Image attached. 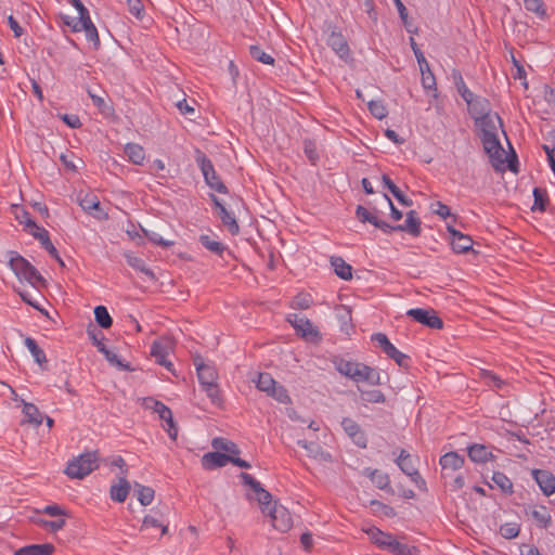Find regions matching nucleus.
Returning a JSON list of instances; mask_svg holds the SVG:
<instances>
[{
    "mask_svg": "<svg viewBox=\"0 0 555 555\" xmlns=\"http://www.w3.org/2000/svg\"><path fill=\"white\" fill-rule=\"evenodd\" d=\"M371 339L376 343L387 357H390L397 349L384 333H375L372 335Z\"/></svg>",
    "mask_w": 555,
    "mask_h": 555,
    "instance_id": "de8ad7c7",
    "label": "nucleus"
},
{
    "mask_svg": "<svg viewBox=\"0 0 555 555\" xmlns=\"http://www.w3.org/2000/svg\"><path fill=\"white\" fill-rule=\"evenodd\" d=\"M133 488H134V492L137 494L139 502L143 506H147L153 502L154 496H155V491L153 488L143 486L139 482H134Z\"/></svg>",
    "mask_w": 555,
    "mask_h": 555,
    "instance_id": "58836bf2",
    "label": "nucleus"
},
{
    "mask_svg": "<svg viewBox=\"0 0 555 555\" xmlns=\"http://www.w3.org/2000/svg\"><path fill=\"white\" fill-rule=\"evenodd\" d=\"M464 462H465L464 456H462L453 451L443 454L439 460L442 470H446V469L457 470L463 467Z\"/></svg>",
    "mask_w": 555,
    "mask_h": 555,
    "instance_id": "c85d7f7f",
    "label": "nucleus"
},
{
    "mask_svg": "<svg viewBox=\"0 0 555 555\" xmlns=\"http://www.w3.org/2000/svg\"><path fill=\"white\" fill-rule=\"evenodd\" d=\"M492 481L495 486L506 495L514 493V486L512 480L502 472H494Z\"/></svg>",
    "mask_w": 555,
    "mask_h": 555,
    "instance_id": "ea45409f",
    "label": "nucleus"
},
{
    "mask_svg": "<svg viewBox=\"0 0 555 555\" xmlns=\"http://www.w3.org/2000/svg\"><path fill=\"white\" fill-rule=\"evenodd\" d=\"M272 520V526L281 532H286L293 526V519L289 512L282 505H276L268 513Z\"/></svg>",
    "mask_w": 555,
    "mask_h": 555,
    "instance_id": "ddd939ff",
    "label": "nucleus"
},
{
    "mask_svg": "<svg viewBox=\"0 0 555 555\" xmlns=\"http://www.w3.org/2000/svg\"><path fill=\"white\" fill-rule=\"evenodd\" d=\"M525 514L541 529H547L552 525L551 512L544 505H529L525 508Z\"/></svg>",
    "mask_w": 555,
    "mask_h": 555,
    "instance_id": "f8f14e48",
    "label": "nucleus"
},
{
    "mask_svg": "<svg viewBox=\"0 0 555 555\" xmlns=\"http://www.w3.org/2000/svg\"><path fill=\"white\" fill-rule=\"evenodd\" d=\"M366 532H367L371 541L383 550H388V547L393 539L392 534L384 532L376 527L370 528Z\"/></svg>",
    "mask_w": 555,
    "mask_h": 555,
    "instance_id": "7c9ffc66",
    "label": "nucleus"
},
{
    "mask_svg": "<svg viewBox=\"0 0 555 555\" xmlns=\"http://www.w3.org/2000/svg\"><path fill=\"white\" fill-rule=\"evenodd\" d=\"M333 364L335 369L344 376L350 378L354 382L356 376H360L358 371L360 369L361 363L353 362L350 360H346L341 357H335L333 359Z\"/></svg>",
    "mask_w": 555,
    "mask_h": 555,
    "instance_id": "aec40b11",
    "label": "nucleus"
},
{
    "mask_svg": "<svg viewBox=\"0 0 555 555\" xmlns=\"http://www.w3.org/2000/svg\"><path fill=\"white\" fill-rule=\"evenodd\" d=\"M396 463L406 476H410V474L417 470L412 463L411 454L404 449L400 451Z\"/></svg>",
    "mask_w": 555,
    "mask_h": 555,
    "instance_id": "c03bdc74",
    "label": "nucleus"
},
{
    "mask_svg": "<svg viewBox=\"0 0 555 555\" xmlns=\"http://www.w3.org/2000/svg\"><path fill=\"white\" fill-rule=\"evenodd\" d=\"M341 427L357 447L361 449H365L367 447V436L354 420L344 417L341 421Z\"/></svg>",
    "mask_w": 555,
    "mask_h": 555,
    "instance_id": "9d476101",
    "label": "nucleus"
},
{
    "mask_svg": "<svg viewBox=\"0 0 555 555\" xmlns=\"http://www.w3.org/2000/svg\"><path fill=\"white\" fill-rule=\"evenodd\" d=\"M83 30L86 33V38L88 41L92 42L93 49L98 50L100 48L101 41L99 37L98 29L93 22L85 23L79 25V31Z\"/></svg>",
    "mask_w": 555,
    "mask_h": 555,
    "instance_id": "a18cd8bd",
    "label": "nucleus"
},
{
    "mask_svg": "<svg viewBox=\"0 0 555 555\" xmlns=\"http://www.w3.org/2000/svg\"><path fill=\"white\" fill-rule=\"evenodd\" d=\"M218 217L232 235L240 233V225L233 212L229 211L227 208H222L221 211H218Z\"/></svg>",
    "mask_w": 555,
    "mask_h": 555,
    "instance_id": "e433bc0d",
    "label": "nucleus"
},
{
    "mask_svg": "<svg viewBox=\"0 0 555 555\" xmlns=\"http://www.w3.org/2000/svg\"><path fill=\"white\" fill-rule=\"evenodd\" d=\"M125 154L129 160L134 165H142L145 158L144 149L137 143H127L124 149Z\"/></svg>",
    "mask_w": 555,
    "mask_h": 555,
    "instance_id": "f704fd0d",
    "label": "nucleus"
},
{
    "mask_svg": "<svg viewBox=\"0 0 555 555\" xmlns=\"http://www.w3.org/2000/svg\"><path fill=\"white\" fill-rule=\"evenodd\" d=\"M367 108L370 113L377 119H383L388 115V111L384 105L383 101H370L367 102Z\"/></svg>",
    "mask_w": 555,
    "mask_h": 555,
    "instance_id": "0e129e2a",
    "label": "nucleus"
},
{
    "mask_svg": "<svg viewBox=\"0 0 555 555\" xmlns=\"http://www.w3.org/2000/svg\"><path fill=\"white\" fill-rule=\"evenodd\" d=\"M499 532L506 540L515 539L519 535L520 525L517 522H505L500 526Z\"/></svg>",
    "mask_w": 555,
    "mask_h": 555,
    "instance_id": "052dcab7",
    "label": "nucleus"
},
{
    "mask_svg": "<svg viewBox=\"0 0 555 555\" xmlns=\"http://www.w3.org/2000/svg\"><path fill=\"white\" fill-rule=\"evenodd\" d=\"M94 319L98 325L102 328L107 330L113 325V319L105 306H96L94 308Z\"/></svg>",
    "mask_w": 555,
    "mask_h": 555,
    "instance_id": "37998d69",
    "label": "nucleus"
},
{
    "mask_svg": "<svg viewBox=\"0 0 555 555\" xmlns=\"http://www.w3.org/2000/svg\"><path fill=\"white\" fill-rule=\"evenodd\" d=\"M240 477L243 483L250 487V489L256 493V499L261 507L262 513H270L271 508H274L278 505L276 502H272V494L263 489L261 483L250 474L241 473Z\"/></svg>",
    "mask_w": 555,
    "mask_h": 555,
    "instance_id": "423d86ee",
    "label": "nucleus"
},
{
    "mask_svg": "<svg viewBox=\"0 0 555 555\" xmlns=\"http://www.w3.org/2000/svg\"><path fill=\"white\" fill-rule=\"evenodd\" d=\"M496 122L501 128L503 127V120L498 113H490L485 116L475 117V125L480 129L479 138L496 135Z\"/></svg>",
    "mask_w": 555,
    "mask_h": 555,
    "instance_id": "1a4fd4ad",
    "label": "nucleus"
},
{
    "mask_svg": "<svg viewBox=\"0 0 555 555\" xmlns=\"http://www.w3.org/2000/svg\"><path fill=\"white\" fill-rule=\"evenodd\" d=\"M302 147H304V153H305L306 157L308 158V160L312 165H317L318 162L320 160V154L318 152L317 142L312 139L307 138L302 142Z\"/></svg>",
    "mask_w": 555,
    "mask_h": 555,
    "instance_id": "49530a36",
    "label": "nucleus"
},
{
    "mask_svg": "<svg viewBox=\"0 0 555 555\" xmlns=\"http://www.w3.org/2000/svg\"><path fill=\"white\" fill-rule=\"evenodd\" d=\"M327 46L341 59L347 61L350 56V48L344 35L333 29L327 38Z\"/></svg>",
    "mask_w": 555,
    "mask_h": 555,
    "instance_id": "4468645a",
    "label": "nucleus"
},
{
    "mask_svg": "<svg viewBox=\"0 0 555 555\" xmlns=\"http://www.w3.org/2000/svg\"><path fill=\"white\" fill-rule=\"evenodd\" d=\"M130 488H131V486L126 478H124V477L119 478L118 485L111 486V489H109L111 499L118 503L125 502L129 494Z\"/></svg>",
    "mask_w": 555,
    "mask_h": 555,
    "instance_id": "c756f323",
    "label": "nucleus"
},
{
    "mask_svg": "<svg viewBox=\"0 0 555 555\" xmlns=\"http://www.w3.org/2000/svg\"><path fill=\"white\" fill-rule=\"evenodd\" d=\"M124 257L131 268L142 272L152 281L156 280L155 273L146 267V263L142 258L137 257L132 251H125Z\"/></svg>",
    "mask_w": 555,
    "mask_h": 555,
    "instance_id": "b1692460",
    "label": "nucleus"
},
{
    "mask_svg": "<svg viewBox=\"0 0 555 555\" xmlns=\"http://www.w3.org/2000/svg\"><path fill=\"white\" fill-rule=\"evenodd\" d=\"M363 475L380 490L386 491L388 494H395V490L390 485V477L387 473H383L379 469L366 467L363 469Z\"/></svg>",
    "mask_w": 555,
    "mask_h": 555,
    "instance_id": "dca6fc26",
    "label": "nucleus"
},
{
    "mask_svg": "<svg viewBox=\"0 0 555 555\" xmlns=\"http://www.w3.org/2000/svg\"><path fill=\"white\" fill-rule=\"evenodd\" d=\"M278 383L269 373H259L256 386L260 391L269 395Z\"/></svg>",
    "mask_w": 555,
    "mask_h": 555,
    "instance_id": "6e6d98bb",
    "label": "nucleus"
},
{
    "mask_svg": "<svg viewBox=\"0 0 555 555\" xmlns=\"http://www.w3.org/2000/svg\"><path fill=\"white\" fill-rule=\"evenodd\" d=\"M87 335L89 339L92 341V344L98 348V351L100 352V348H106L104 340L103 333L94 327L92 324H90L87 328Z\"/></svg>",
    "mask_w": 555,
    "mask_h": 555,
    "instance_id": "e2e57ef3",
    "label": "nucleus"
},
{
    "mask_svg": "<svg viewBox=\"0 0 555 555\" xmlns=\"http://www.w3.org/2000/svg\"><path fill=\"white\" fill-rule=\"evenodd\" d=\"M480 140L482 142L486 154H488L490 158L492 167L495 170H501L505 163V158L503 157L505 151L499 140L498 134L493 137L481 138Z\"/></svg>",
    "mask_w": 555,
    "mask_h": 555,
    "instance_id": "6e6552de",
    "label": "nucleus"
},
{
    "mask_svg": "<svg viewBox=\"0 0 555 555\" xmlns=\"http://www.w3.org/2000/svg\"><path fill=\"white\" fill-rule=\"evenodd\" d=\"M452 79L456 87L457 92L462 96L464 101H466L468 98H470L474 93L467 88L463 76L460 70L453 69L452 70Z\"/></svg>",
    "mask_w": 555,
    "mask_h": 555,
    "instance_id": "09e8293b",
    "label": "nucleus"
},
{
    "mask_svg": "<svg viewBox=\"0 0 555 555\" xmlns=\"http://www.w3.org/2000/svg\"><path fill=\"white\" fill-rule=\"evenodd\" d=\"M249 54L250 56L266 65H273L274 64V57L268 53H266L259 46L253 44L249 47Z\"/></svg>",
    "mask_w": 555,
    "mask_h": 555,
    "instance_id": "864d4df0",
    "label": "nucleus"
},
{
    "mask_svg": "<svg viewBox=\"0 0 555 555\" xmlns=\"http://www.w3.org/2000/svg\"><path fill=\"white\" fill-rule=\"evenodd\" d=\"M202 390L205 391L211 403L218 408L223 404V399L220 393V389L217 383L202 386Z\"/></svg>",
    "mask_w": 555,
    "mask_h": 555,
    "instance_id": "3c124183",
    "label": "nucleus"
},
{
    "mask_svg": "<svg viewBox=\"0 0 555 555\" xmlns=\"http://www.w3.org/2000/svg\"><path fill=\"white\" fill-rule=\"evenodd\" d=\"M358 374L360 376H356L354 382H366L370 385H382L383 382L380 380V374L378 370L369 366L364 363H361L360 369L358 371Z\"/></svg>",
    "mask_w": 555,
    "mask_h": 555,
    "instance_id": "5701e85b",
    "label": "nucleus"
},
{
    "mask_svg": "<svg viewBox=\"0 0 555 555\" xmlns=\"http://www.w3.org/2000/svg\"><path fill=\"white\" fill-rule=\"evenodd\" d=\"M9 255V267L20 280L27 281L34 287L46 286L47 281L40 272L17 251L11 250Z\"/></svg>",
    "mask_w": 555,
    "mask_h": 555,
    "instance_id": "f03ea898",
    "label": "nucleus"
},
{
    "mask_svg": "<svg viewBox=\"0 0 555 555\" xmlns=\"http://www.w3.org/2000/svg\"><path fill=\"white\" fill-rule=\"evenodd\" d=\"M54 546L50 543L31 544L18 548L14 555H52Z\"/></svg>",
    "mask_w": 555,
    "mask_h": 555,
    "instance_id": "2f4dec72",
    "label": "nucleus"
},
{
    "mask_svg": "<svg viewBox=\"0 0 555 555\" xmlns=\"http://www.w3.org/2000/svg\"><path fill=\"white\" fill-rule=\"evenodd\" d=\"M336 317L341 325V331L348 334L349 328H352L351 324V309L347 306H340L336 310Z\"/></svg>",
    "mask_w": 555,
    "mask_h": 555,
    "instance_id": "8fccbe9b",
    "label": "nucleus"
},
{
    "mask_svg": "<svg viewBox=\"0 0 555 555\" xmlns=\"http://www.w3.org/2000/svg\"><path fill=\"white\" fill-rule=\"evenodd\" d=\"M331 266L333 267L334 272L338 278L345 281H349L352 279V267L349 263H347L343 257H331Z\"/></svg>",
    "mask_w": 555,
    "mask_h": 555,
    "instance_id": "a878e982",
    "label": "nucleus"
},
{
    "mask_svg": "<svg viewBox=\"0 0 555 555\" xmlns=\"http://www.w3.org/2000/svg\"><path fill=\"white\" fill-rule=\"evenodd\" d=\"M387 551L393 555H420L421 553L417 546L401 543L395 537Z\"/></svg>",
    "mask_w": 555,
    "mask_h": 555,
    "instance_id": "c9c22d12",
    "label": "nucleus"
},
{
    "mask_svg": "<svg viewBox=\"0 0 555 555\" xmlns=\"http://www.w3.org/2000/svg\"><path fill=\"white\" fill-rule=\"evenodd\" d=\"M422 74V86L425 90L437 91L436 78L429 68V64L425 65L424 68H420Z\"/></svg>",
    "mask_w": 555,
    "mask_h": 555,
    "instance_id": "680f3d73",
    "label": "nucleus"
},
{
    "mask_svg": "<svg viewBox=\"0 0 555 555\" xmlns=\"http://www.w3.org/2000/svg\"><path fill=\"white\" fill-rule=\"evenodd\" d=\"M406 317L431 330H442L443 321L433 308H413L406 311Z\"/></svg>",
    "mask_w": 555,
    "mask_h": 555,
    "instance_id": "0eeeda50",
    "label": "nucleus"
},
{
    "mask_svg": "<svg viewBox=\"0 0 555 555\" xmlns=\"http://www.w3.org/2000/svg\"><path fill=\"white\" fill-rule=\"evenodd\" d=\"M127 8L129 13L137 20H143L145 10L141 0H127Z\"/></svg>",
    "mask_w": 555,
    "mask_h": 555,
    "instance_id": "69168bd1",
    "label": "nucleus"
},
{
    "mask_svg": "<svg viewBox=\"0 0 555 555\" xmlns=\"http://www.w3.org/2000/svg\"><path fill=\"white\" fill-rule=\"evenodd\" d=\"M153 409L158 414L159 418L167 424L166 431L168 433L169 437L175 440L178 435V428L173 421L171 410L158 400L154 401Z\"/></svg>",
    "mask_w": 555,
    "mask_h": 555,
    "instance_id": "a211bd4d",
    "label": "nucleus"
},
{
    "mask_svg": "<svg viewBox=\"0 0 555 555\" xmlns=\"http://www.w3.org/2000/svg\"><path fill=\"white\" fill-rule=\"evenodd\" d=\"M95 452H86L68 462L65 474L69 478L82 479L98 468Z\"/></svg>",
    "mask_w": 555,
    "mask_h": 555,
    "instance_id": "20e7f679",
    "label": "nucleus"
},
{
    "mask_svg": "<svg viewBox=\"0 0 555 555\" xmlns=\"http://www.w3.org/2000/svg\"><path fill=\"white\" fill-rule=\"evenodd\" d=\"M532 194L534 201L531 210L540 212L546 211V207L550 203L547 191L543 188H534Z\"/></svg>",
    "mask_w": 555,
    "mask_h": 555,
    "instance_id": "72a5a7b5",
    "label": "nucleus"
},
{
    "mask_svg": "<svg viewBox=\"0 0 555 555\" xmlns=\"http://www.w3.org/2000/svg\"><path fill=\"white\" fill-rule=\"evenodd\" d=\"M268 396L274 398L280 403L286 404L291 402L286 388L280 384H276Z\"/></svg>",
    "mask_w": 555,
    "mask_h": 555,
    "instance_id": "774afa93",
    "label": "nucleus"
},
{
    "mask_svg": "<svg viewBox=\"0 0 555 555\" xmlns=\"http://www.w3.org/2000/svg\"><path fill=\"white\" fill-rule=\"evenodd\" d=\"M447 231L451 235V246L456 254H465L473 249V238L456 230L452 224H447Z\"/></svg>",
    "mask_w": 555,
    "mask_h": 555,
    "instance_id": "9b49d317",
    "label": "nucleus"
},
{
    "mask_svg": "<svg viewBox=\"0 0 555 555\" xmlns=\"http://www.w3.org/2000/svg\"><path fill=\"white\" fill-rule=\"evenodd\" d=\"M150 354L155 359V362L157 364L166 367L169 372L173 373V364L171 361L167 359L168 349L163 343L153 341Z\"/></svg>",
    "mask_w": 555,
    "mask_h": 555,
    "instance_id": "4be33fe9",
    "label": "nucleus"
},
{
    "mask_svg": "<svg viewBox=\"0 0 555 555\" xmlns=\"http://www.w3.org/2000/svg\"><path fill=\"white\" fill-rule=\"evenodd\" d=\"M39 242L41 244V247L43 249H46L49 253V255L53 259H55L61 267H65V263H64L63 259L61 258L57 249L55 248V246L53 245V243L50 240V234L41 233L39 235Z\"/></svg>",
    "mask_w": 555,
    "mask_h": 555,
    "instance_id": "79ce46f5",
    "label": "nucleus"
},
{
    "mask_svg": "<svg viewBox=\"0 0 555 555\" xmlns=\"http://www.w3.org/2000/svg\"><path fill=\"white\" fill-rule=\"evenodd\" d=\"M194 365L201 387L217 383L218 373L214 365L205 363L201 357L194 359Z\"/></svg>",
    "mask_w": 555,
    "mask_h": 555,
    "instance_id": "2eb2a0df",
    "label": "nucleus"
},
{
    "mask_svg": "<svg viewBox=\"0 0 555 555\" xmlns=\"http://www.w3.org/2000/svg\"><path fill=\"white\" fill-rule=\"evenodd\" d=\"M199 243L206 248L208 249L210 253L219 256V257H223V254L227 251L228 254H231V251L229 250V248L221 242L212 238L210 235L208 234H202L199 235V238H198Z\"/></svg>",
    "mask_w": 555,
    "mask_h": 555,
    "instance_id": "393cba45",
    "label": "nucleus"
},
{
    "mask_svg": "<svg viewBox=\"0 0 555 555\" xmlns=\"http://www.w3.org/2000/svg\"><path fill=\"white\" fill-rule=\"evenodd\" d=\"M23 413L27 423L39 426L42 424V416L39 409L34 403L24 402Z\"/></svg>",
    "mask_w": 555,
    "mask_h": 555,
    "instance_id": "a19ab883",
    "label": "nucleus"
},
{
    "mask_svg": "<svg viewBox=\"0 0 555 555\" xmlns=\"http://www.w3.org/2000/svg\"><path fill=\"white\" fill-rule=\"evenodd\" d=\"M370 507L374 514H382L388 518H393L397 516V512L392 506L387 505L378 500H371Z\"/></svg>",
    "mask_w": 555,
    "mask_h": 555,
    "instance_id": "603ef678",
    "label": "nucleus"
},
{
    "mask_svg": "<svg viewBox=\"0 0 555 555\" xmlns=\"http://www.w3.org/2000/svg\"><path fill=\"white\" fill-rule=\"evenodd\" d=\"M143 236L146 237L151 243L162 246L164 248L171 247L175 243L172 241L164 240L157 232L150 231L143 227H140Z\"/></svg>",
    "mask_w": 555,
    "mask_h": 555,
    "instance_id": "5fc2aeb1",
    "label": "nucleus"
},
{
    "mask_svg": "<svg viewBox=\"0 0 555 555\" xmlns=\"http://www.w3.org/2000/svg\"><path fill=\"white\" fill-rule=\"evenodd\" d=\"M532 476L541 491L550 496L555 493V476L545 469H533Z\"/></svg>",
    "mask_w": 555,
    "mask_h": 555,
    "instance_id": "6ab92c4d",
    "label": "nucleus"
},
{
    "mask_svg": "<svg viewBox=\"0 0 555 555\" xmlns=\"http://www.w3.org/2000/svg\"><path fill=\"white\" fill-rule=\"evenodd\" d=\"M195 162L197 166L199 167L204 180L206 184L214 191L221 193V194H228L229 189L227 185L222 182L220 177L215 170L214 164L210 160V158L201 150L195 151Z\"/></svg>",
    "mask_w": 555,
    "mask_h": 555,
    "instance_id": "7ed1b4c3",
    "label": "nucleus"
},
{
    "mask_svg": "<svg viewBox=\"0 0 555 555\" xmlns=\"http://www.w3.org/2000/svg\"><path fill=\"white\" fill-rule=\"evenodd\" d=\"M212 447L215 449L223 450L229 453L228 455L233 456L240 454L241 452L234 442L225 440L223 438H215L212 441Z\"/></svg>",
    "mask_w": 555,
    "mask_h": 555,
    "instance_id": "bf43d9fd",
    "label": "nucleus"
},
{
    "mask_svg": "<svg viewBox=\"0 0 555 555\" xmlns=\"http://www.w3.org/2000/svg\"><path fill=\"white\" fill-rule=\"evenodd\" d=\"M360 391V397L364 402L367 403H384L386 401L385 395L377 389L373 390H362L358 388Z\"/></svg>",
    "mask_w": 555,
    "mask_h": 555,
    "instance_id": "4d7b16f0",
    "label": "nucleus"
},
{
    "mask_svg": "<svg viewBox=\"0 0 555 555\" xmlns=\"http://www.w3.org/2000/svg\"><path fill=\"white\" fill-rule=\"evenodd\" d=\"M24 343L34 357L35 362L38 363L41 367H44V364H47L48 360L44 351L38 346L37 341L31 337H26Z\"/></svg>",
    "mask_w": 555,
    "mask_h": 555,
    "instance_id": "4c0bfd02",
    "label": "nucleus"
},
{
    "mask_svg": "<svg viewBox=\"0 0 555 555\" xmlns=\"http://www.w3.org/2000/svg\"><path fill=\"white\" fill-rule=\"evenodd\" d=\"M524 3L528 11L535 13L539 17L544 18L546 16L543 0H524Z\"/></svg>",
    "mask_w": 555,
    "mask_h": 555,
    "instance_id": "338daca9",
    "label": "nucleus"
},
{
    "mask_svg": "<svg viewBox=\"0 0 555 555\" xmlns=\"http://www.w3.org/2000/svg\"><path fill=\"white\" fill-rule=\"evenodd\" d=\"M382 182L385 188L396 197V199L403 206L410 207L413 205V201L403 194V192L393 183L388 175L382 176Z\"/></svg>",
    "mask_w": 555,
    "mask_h": 555,
    "instance_id": "cd10ccee",
    "label": "nucleus"
},
{
    "mask_svg": "<svg viewBox=\"0 0 555 555\" xmlns=\"http://www.w3.org/2000/svg\"><path fill=\"white\" fill-rule=\"evenodd\" d=\"M313 302L312 296L308 293H300L296 295L291 301V308L306 310L311 307Z\"/></svg>",
    "mask_w": 555,
    "mask_h": 555,
    "instance_id": "13d9d810",
    "label": "nucleus"
},
{
    "mask_svg": "<svg viewBox=\"0 0 555 555\" xmlns=\"http://www.w3.org/2000/svg\"><path fill=\"white\" fill-rule=\"evenodd\" d=\"M467 451L468 457L475 463H486L493 457L492 452L483 444L474 443L468 447Z\"/></svg>",
    "mask_w": 555,
    "mask_h": 555,
    "instance_id": "bb28decb",
    "label": "nucleus"
},
{
    "mask_svg": "<svg viewBox=\"0 0 555 555\" xmlns=\"http://www.w3.org/2000/svg\"><path fill=\"white\" fill-rule=\"evenodd\" d=\"M287 322L294 327L297 335L304 339L312 343L321 340V334L312 322L298 313H291L287 315Z\"/></svg>",
    "mask_w": 555,
    "mask_h": 555,
    "instance_id": "39448f33",
    "label": "nucleus"
},
{
    "mask_svg": "<svg viewBox=\"0 0 555 555\" xmlns=\"http://www.w3.org/2000/svg\"><path fill=\"white\" fill-rule=\"evenodd\" d=\"M465 102L468 106V112L474 120L475 117L485 116L486 114L491 113V104L487 98L473 94Z\"/></svg>",
    "mask_w": 555,
    "mask_h": 555,
    "instance_id": "f3484780",
    "label": "nucleus"
},
{
    "mask_svg": "<svg viewBox=\"0 0 555 555\" xmlns=\"http://www.w3.org/2000/svg\"><path fill=\"white\" fill-rule=\"evenodd\" d=\"M231 460V455L220 452H208L202 457V466L206 470L223 467Z\"/></svg>",
    "mask_w": 555,
    "mask_h": 555,
    "instance_id": "412c9836",
    "label": "nucleus"
},
{
    "mask_svg": "<svg viewBox=\"0 0 555 555\" xmlns=\"http://www.w3.org/2000/svg\"><path fill=\"white\" fill-rule=\"evenodd\" d=\"M79 204L81 208L89 214L98 211L99 214L94 216L99 219L102 218V215L105 216L101 208V203L95 195L86 194L82 198H80Z\"/></svg>",
    "mask_w": 555,
    "mask_h": 555,
    "instance_id": "473e14b6",
    "label": "nucleus"
},
{
    "mask_svg": "<svg viewBox=\"0 0 555 555\" xmlns=\"http://www.w3.org/2000/svg\"><path fill=\"white\" fill-rule=\"evenodd\" d=\"M360 216L363 218V220H369L372 225L379 229L385 234H390L392 232H405L414 237H417L421 235L422 232V221L417 216V212L415 210H410L406 212V218L404 223L391 225L387 223L386 221L378 222L375 218L369 217V214L364 209L359 210Z\"/></svg>",
    "mask_w": 555,
    "mask_h": 555,
    "instance_id": "f257e3e1",
    "label": "nucleus"
}]
</instances>
